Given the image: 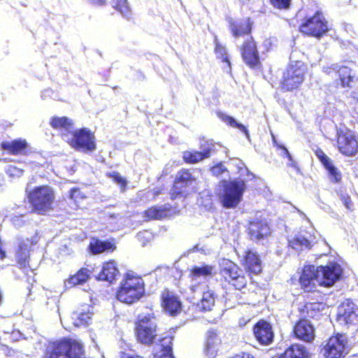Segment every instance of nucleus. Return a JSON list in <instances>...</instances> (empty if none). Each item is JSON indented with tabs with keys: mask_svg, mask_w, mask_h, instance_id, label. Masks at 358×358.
<instances>
[{
	"mask_svg": "<svg viewBox=\"0 0 358 358\" xmlns=\"http://www.w3.org/2000/svg\"><path fill=\"white\" fill-rule=\"evenodd\" d=\"M42 358H86L83 343L64 337L49 342Z\"/></svg>",
	"mask_w": 358,
	"mask_h": 358,
	"instance_id": "f257e3e1",
	"label": "nucleus"
},
{
	"mask_svg": "<svg viewBox=\"0 0 358 358\" xmlns=\"http://www.w3.org/2000/svg\"><path fill=\"white\" fill-rule=\"evenodd\" d=\"M145 286L141 276L126 273L117 288L115 298L121 303L132 305L144 296Z\"/></svg>",
	"mask_w": 358,
	"mask_h": 358,
	"instance_id": "f03ea898",
	"label": "nucleus"
},
{
	"mask_svg": "<svg viewBox=\"0 0 358 358\" xmlns=\"http://www.w3.org/2000/svg\"><path fill=\"white\" fill-rule=\"evenodd\" d=\"M27 197L32 213L44 215L53 209L55 192L47 185L34 187L27 192Z\"/></svg>",
	"mask_w": 358,
	"mask_h": 358,
	"instance_id": "7ed1b4c3",
	"label": "nucleus"
},
{
	"mask_svg": "<svg viewBox=\"0 0 358 358\" xmlns=\"http://www.w3.org/2000/svg\"><path fill=\"white\" fill-rule=\"evenodd\" d=\"M197 178L191 169L182 168L176 174L170 190V198H186L194 192Z\"/></svg>",
	"mask_w": 358,
	"mask_h": 358,
	"instance_id": "20e7f679",
	"label": "nucleus"
},
{
	"mask_svg": "<svg viewBox=\"0 0 358 358\" xmlns=\"http://www.w3.org/2000/svg\"><path fill=\"white\" fill-rule=\"evenodd\" d=\"M155 318L153 313L144 316H138L134 326V334L137 342L146 346L152 345L157 338V329L155 324L152 322Z\"/></svg>",
	"mask_w": 358,
	"mask_h": 358,
	"instance_id": "39448f33",
	"label": "nucleus"
},
{
	"mask_svg": "<svg viewBox=\"0 0 358 358\" xmlns=\"http://www.w3.org/2000/svg\"><path fill=\"white\" fill-rule=\"evenodd\" d=\"M36 243L32 238L20 240L15 250V266L25 275L34 273L35 268L32 267L31 252Z\"/></svg>",
	"mask_w": 358,
	"mask_h": 358,
	"instance_id": "423d86ee",
	"label": "nucleus"
},
{
	"mask_svg": "<svg viewBox=\"0 0 358 358\" xmlns=\"http://www.w3.org/2000/svg\"><path fill=\"white\" fill-rule=\"evenodd\" d=\"M306 69L302 62H292L283 73L282 88L287 91L298 88L304 80Z\"/></svg>",
	"mask_w": 358,
	"mask_h": 358,
	"instance_id": "0eeeda50",
	"label": "nucleus"
},
{
	"mask_svg": "<svg viewBox=\"0 0 358 358\" xmlns=\"http://www.w3.org/2000/svg\"><path fill=\"white\" fill-rule=\"evenodd\" d=\"M71 135L72 138L68 141V144L75 150L90 152L96 150L94 134L88 128L74 130Z\"/></svg>",
	"mask_w": 358,
	"mask_h": 358,
	"instance_id": "6e6552de",
	"label": "nucleus"
},
{
	"mask_svg": "<svg viewBox=\"0 0 358 358\" xmlns=\"http://www.w3.org/2000/svg\"><path fill=\"white\" fill-rule=\"evenodd\" d=\"M328 29L327 22L320 12H317L300 26L301 32L317 38L325 34Z\"/></svg>",
	"mask_w": 358,
	"mask_h": 358,
	"instance_id": "1a4fd4ad",
	"label": "nucleus"
},
{
	"mask_svg": "<svg viewBox=\"0 0 358 358\" xmlns=\"http://www.w3.org/2000/svg\"><path fill=\"white\" fill-rule=\"evenodd\" d=\"M347 338L343 334L331 336L321 350L319 358H343L345 355Z\"/></svg>",
	"mask_w": 358,
	"mask_h": 358,
	"instance_id": "9d476101",
	"label": "nucleus"
},
{
	"mask_svg": "<svg viewBox=\"0 0 358 358\" xmlns=\"http://www.w3.org/2000/svg\"><path fill=\"white\" fill-rule=\"evenodd\" d=\"M159 302L163 311L170 316H177L182 311V303L180 296L169 288H164L161 292Z\"/></svg>",
	"mask_w": 358,
	"mask_h": 358,
	"instance_id": "9b49d317",
	"label": "nucleus"
},
{
	"mask_svg": "<svg viewBox=\"0 0 358 358\" xmlns=\"http://www.w3.org/2000/svg\"><path fill=\"white\" fill-rule=\"evenodd\" d=\"M317 285L324 287L332 286L340 278L342 269L336 263H331L326 266L315 267Z\"/></svg>",
	"mask_w": 358,
	"mask_h": 358,
	"instance_id": "f8f14e48",
	"label": "nucleus"
},
{
	"mask_svg": "<svg viewBox=\"0 0 358 358\" xmlns=\"http://www.w3.org/2000/svg\"><path fill=\"white\" fill-rule=\"evenodd\" d=\"M337 136L338 148L341 153L352 156L357 152L358 141L351 131L340 129L337 132Z\"/></svg>",
	"mask_w": 358,
	"mask_h": 358,
	"instance_id": "ddd939ff",
	"label": "nucleus"
},
{
	"mask_svg": "<svg viewBox=\"0 0 358 358\" xmlns=\"http://www.w3.org/2000/svg\"><path fill=\"white\" fill-rule=\"evenodd\" d=\"M245 190L242 180H234L225 185V208H235L241 202Z\"/></svg>",
	"mask_w": 358,
	"mask_h": 358,
	"instance_id": "4468645a",
	"label": "nucleus"
},
{
	"mask_svg": "<svg viewBox=\"0 0 358 358\" xmlns=\"http://www.w3.org/2000/svg\"><path fill=\"white\" fill-rule=\"evenodd\" d=\"M227 275L229 278V282L236 289H241L245 287L247 280L243 271L236 264L229 260L225 261V280Z\"/></svg>",
	"mask_w": 358,
	"mask_h": 358,
	"instance_id": "2eb2a0df",
	"label": "nucleus"
},
{
	"mask_svg": "<svg viewBox=\"0 0 358 358\" xmlns=\"http://www.w3.org/2000/svg\"><path fill=\"white\" fill-rule=\"evenodd\" d=\"M1 150L12 155H28L30 151V145L24 138H17L10 141H3L0 144Z\"/></svg>",
	"mask_w": 358,
	"mask_h": 358,
	"instance_id": "dca6fc26",
	"label": "nucleus"
},
{
	"mask_svg": "<svg viewBox=\"0 0 358 358\" xmlns=\"http://www.w3.org/2000/svg\"><path fill=\"white\" fill-rule=\"evenodd\" d=\"M248 230L251 239L254 241H260L267 238L271 233L267 222L259 218L250 222Z\"/></svg>",
	"mask_w": 358,
	"mask_h": 358,
	"instance_id": "f3484780",
	"label": "nucleus"
},
{
	"mask_svg": "<svg viewBox=\"0 0 358 358\" xmlns=\"http://www.w3.org/2000/svg\"><path fill=\"white\" fill-rule=\"evenodd\" d=\"M295 336L307 343L312 342L315 337V329L308 320H299L294 327Z\"/></svg>",
	"mask_w": 358,
	"mask_h": 358,
	"instance_id": "a211bd4d",
	"label": "nucleus"
},
{
	"mask_svg": "<svg viewBox=\"0 0 358 358\" xmlns=\"http://www.w3.org/2000/svg\"><path fill=\"white\" fill-rule=\"evenodd\" d=\"M242 56L250 67H257L259 64L256 45L252 37H248L242 48Z\"/></svg>",
	"mask_w": 358,
	"mask_h": 358,
	"instance_id": "6ab92c4d",
	"label": "nucleus"
},
{
	"mask_svg": "<svg viewBox=\"0 0 358 358\" xmlns=\"http://www.w3.org/2000/svg\"><path fill=\"white\" fill-rule=\"evenodd\" d=\"M254 334L262 345L271 344L273 339V332L271 324L265 321H259L254 327Z\"/></svg>",
	"mask_w": 358,
	"mask_h": 358,
	"instance_id": "aec40b11",
	"label": "nucleus"
},
{
	"mask_svg": "<svg viewBox=\"0 0 358 358\" xmlns=\"http://www.w3.org/2000/svg\"><path fill=\"white\" fill-rule=\"evenodd\" d=\"M171 206H152L143 212V217L145 220H160L170 216L172 213Z\"/></svg>",
	"mask_w": 358,
	"mask_h": 358,
	"instance_id": "412c9836",
	"label": "nucleus"
},
{
	"mask_svg": "<svg viewBox=\"0 0 358 358\" xmlns=\"http://www.w3.org/2000/svg\"><path fill=\"white\" fill-rule=\"evenodd\" d=\"M338 320L341 324H350L357 320L355 306L352 302L343 303L338 310Z\"/></svg>",
	"mask_w": 358,
	"mask_h": 358,
	"instance_id": "4be33fe9",
	"label": "nucleus"
},
{
	"mask_svg": "<svg viewBox=\"0 0 358 358\" xmlns=\"http://www.w3.org/2000/svg\"><path fill=\"white\" fill-rule=\"evenodd\" d=\"M119 275V270L114 259H110L102 264L101 270L98 273V280L106 281L112 283Z\"/></svg>",
	"mask_w": 358,
	"mask_h": 358,
	"instance_id": "5701e85b",
	"label": "nucleus"
},
{
	"mask_svg": "<svg viewBox=\"0 0 358 358\" xmlns=\"http://www.w3.org/2000/svg\"><path fill=\"white\" fill-rule=\"evenodd\" d=\"M243 265L245 269L254 274H259L262 271V262L259 255L252 250H248L243 256Z\"/></svg>",
	"mask_w": 358,
	"mask_h": 358,
	"instance_id": "b1692460",
	"label": "nucleus"
},
{
	"mask_svg": "<svg viewBox=\"0 0 358 358\" xmlns=\"http://www.w3.org/2000/svg\"><path fill=\"white\" fill-rule=\"evenodd\" d=\"M173 336L166 335L158 341L159 349L153 352V358H175L173 353Z\"/></svg>",
	"mask_w": 358,
	"mask_h": 358,
	"instance_id": "393cba45",
	"label": "nucleus"
},
{
	"mask_svg": "<svg viewBox=\"0 0 358 358\" xmlns=\"http://www.w3.org/2000/svg\"><path fill=\"white\" fill-rule=\"evenodd\" d=\"M116 249V245L111 241H101L93 238L88 245V251L93 255L103 252H113Z\"/></svg>",
	"mask_w": 358,
	"mask_h": 358,
	"instance_id": "a878e982",
	"label": "nucleus"
},
{
	"mask_svg": "<svg viewBox=\"0 0 358 358\" xmlns=\"http://www.w3.org/2000/svg\"><path fill=\"white\" fill-rule=\"evenodd\" d=\"M315 266H306L300 277V284L308 292L311 291L317 285Z\"/></svg>",
	"mask_w": 358,
	"mask_h": 358,
	"instance_id": "bb28decb",
	"label": "nucleus"
},
{
	"mask_svg": "<svg viewBox=\"0 0 358 358\" xmlns=\"http://www.w3.org/2000/svg\"><path fill=\"white\" fill-rule=\"evenodd\" d=\"M212 148L208 146L203 148L201 151L186 150L182 152V161L187 164H197L210 155Z\"/></svg>",
	"mask_w": 358,
	"mask_h": 358,
	"instance_id": "cd10ccee",
	"label": "nucleus"
},
{
	"mask_svg": "<svg viewBox=\"0 0 358 358\" xmlns=\"http://www.w3.org/2000/svg\"><path fill=\"white\" fill-rule=\"evenodd\" d=\"M272 358H309V355L303 345L294 344L288 348L284 353Z\"/></svg>",
	"mask_w": 358,
	"mask_h": 358,
	"instance_id": "c85d7f7f",
	"label": "nucleus"
},
{
	"mask_svg": "<svg viewBox=\"0 0 358 358\" xmlns=\"http://www.w3.org/2000/svg\"><path fill=\"white\" fill-rule=\"evenodd\" d=\"M91 273L87 268L82 267L76 273L69 275L67 282L72 287L83 285L89 280Z\"/></svg>",
	"mask_w": 358,
	"mask_h": 358,
	"instance_id": "c756f323",
	"label": "nucleus"
},
{
	"mask_svg": "<svg viewBox=\"0 0 358 358\" xmlns=\"http://www.w3.org/2000/svg\"><path fill=\"white\" fill-rule=\"evenodd\" d=\"M331 71L338 75L342 86H349L352 78L351 76L350 69L348 67L334 64L331 67H327L325 69V72L328 74H331Z\"/></svg>",
	"mask_w": 358,
	"mask_h": 358,
	"instance_id": "7c9ffc66",
	"label": "nucleus"
},
{
	"mask_svg": "<svg viewBox=\"0 0 358 358\" xmlns=\"http://www.w3.org/2000/svg\"><path fill=\"white\" fill-rule=\"evenodd\" d=\"M316 155L323 164L326 169L329 171V175L335 182H338L341 179V174L338 169L334 166L330 159L322 150H317Z\"/></svg>",
	"mask_w": 358,
	"mask_h": 358,
	"instance_id": "2f4dec72",
	"label": "nucleus"
},
{
	"mask_svg": "<svg viewBox=\"0 0 358 358\" xmlns=\"http://www.w3.org/2000/svg\"><path fill=\"white\" fill-rule=\"evenodd\" d=\"M49 123L51 127L56 130L69 131L73 127V120L66 116H53L50 119Z\"/></svg>",
	"mask_w": 358,
	"mask_h": 358,
	"instance_id": "473e14b6",
	"label": "nucleus"
},
{
	"mask_svg": "<svg viewBox=\"0 0 358 358\" xmlns=\"http://www.w3.org/2000/svg\"><path fill=\"white\" fill-rule=\"evenodd\" d=\"M214 305V294L212 292L207 290L203 292L201 300L196 304V308L201 312H207L210 311Z\"/></svg>",
	"mask_w": 358,
	"mask_h": 358,
	"instance_id": "72a5a7b5",
	"label": "nucleus"
},
{
	"mask_svg": "<svg viewBox=\"0 0 358 358\" xmlns=\"http://www.w3.org/2000/svg\"><path fill=\"white\" fill-rule=\"evenodd\" d=\"M221 344V339L218 338L215 330H209L206 338V351L208 354H213L215 347Z\"/></svg>",
	"mask_w": 358,
	"mask_h": 358,
	"instance_id": "f704fd0d",
	"label": "nucleus"
},
{
	"mask_svg": "<svg viewBox=\"0 0 358 358\" xmlns=\"http://www.w3.org/2000/svg\"><path fill=\"white\" fill-rule=\"evenodd\" d=\"M213 268L209 265L202 266H192L189 271V277L196 279L199 277L210 276L212 274Z\"/></svg>",
	"mask_w": 358,
	"mask_h": 358,
	"instance_id": "c9c22d12",
	"label": "nucleus"
},
{
	"mask_svg": "<svg viewBox=\"0 0 358 358\" xmlns=\"http://www.w3.org/2000/svg\"><path fill=\"white\" fill-rule=\"evenodd\" d=\"M231 30L235 37H240L247 35L250 31V27L248 22H235L231 24Z\"/></svg>",
	"mask_w": 358,
	"mask_h": 358,
	"instance_id": "e433bc0d",
	"label": "nucleus"
},
{
	"mask_svg": "<svg viewBox=\"0 0 358 358\" xmlns=\"http://www.w3.org/2000/svg\"><path fill=\"white\" fill-rule=\"evenodd\" d=\"M113 7L124 17L129 18L131 8L129 6L127 0H113Z\"/></svg>",
	"mask_w": 358,
	"mask_h": 358,
	"instance_id": "4c0bfd02",
	"label": "nucleus"
},
{
	"mask_svg": "<svg viewBox=\"0 0 358 358\" xmlns=\"http://www.w3.org/2000/svg\"><path fill=\"white\" fill-rule=\"evenodd\" d=\"M289 246L296 250H302L304 248L310 247V242L302 236H296V238L289 241Z\"/></svg>",
	"mask_w": 358,
	"mask_h": 358,
	"instance_id": "58836bf2",
	"label": "nucleus"
},
{
	"mask_svg": "<svg viewBox=\"0 0 358 358\" xmlns=\"http://www.w3.org/2000/svg\"><path fill=\"white\" fill-rule=\"evenodd\" d=\"M92 317V313L82 312L76 315L74 318L73 324L77 327H85L87 326Z\"/></svg>",
	"mask_w": 358,
	"mask_h": 358,
	"instance_id": "ea45409f",
	"label": "nucleus"
},
{
	"mask_svg": "<svg viewBox=\"0 0 358 358\" xmlns=\"http://www.w3.org/2000/svg\"><path fill=\"white\" fill-rule=\"evenodd\" d=\"M106 176L110 178L115 183L117 184L122 191H124L127 188V181L122 177L120 173L117 171L108 172Z\"/></svg>",
	"mask_w": 358,
	"mask_h": 358,
	"instance_id": "a19ab883",
	"label": "nucleus"
},
{
	"mask_svg": "<svg viewBox=\"0 0 358 358\" xmlns=\"http://www.w3.org/2000/svg\"><path fill=\"white\" fill-rule=\"evenodd\" d=\"M225 123L231 127L236 128L243 132L248 140H250V134L248 130L242 124L239 123L236 119L230 116L225 115Z\"/></svg>",
	"mask_w": 358,
	"mask_h": 358,
	"instance_id": "79ce46f5",
	"label": "nucleus"
},
{
	"mask_svg": "<svg viewBox=\"0 0 358 358\" xmlns=\"http://www.w3.org/2000/svg\"><path fill=\"white\" fill-rule=\"evenodd\" d=\"M69 197L74 201L76 203L86 198V196L81 192L78 187L71 188L69 191Z\"/></svg>",
	"mask_w": 358,
	"mask_h": 358,
	"instance_id": "37998d69",
	"label": "nucleus"
},
{
	"mask_svg": "<svg viewBox=\"0 0 358 358\" xmlns=\"http://www.w3.org/2000/svg\"><path fill=\"white\" fill-rule=\"evenodd\" d=\"M271 4L275 8L285 10L289 8L292 0H269Z\"/></svg>",
	"mask_w": 358,
	"mask_h": 358,
	"instance_id": "c03bdc74",
	"label": "nucleus"
},
{
	"mask_svg": "<svg viewBox=\"0 0 358 358\" xmlns=\"http://www.w3.org/2000/svg\"><path fill=\"white\" fill-rule=\"evenodd\" d=\"M212 175L215 177L221 176L224 172V166L222 162L213 166L210 169Z\"/></svg>",
	"mask_w": 358,
	"mask_h": 358,
	"instance_id": "a18cd8bd",
	"label": "nucleus"
},
{
	"mask_svg": "<svg viewBox=\"0 0 358 358\" xmlns=\"http://www.w3.org/2000/svg\"><path fill=\"white\" fill-rule=\"evenodd\" d=\"M120 358H143V357L138 355H131V354L123 352L120 355Z\"/></svg>",
	"mask_w": 358,
	"mask_h": 358,
	"instance_id": "49530a36",
	"label": "nucleus"
},
{
	"mask_svg": "<svg viewBox=\"0 0 358 358\" xmlns=\"http://www.w3.org/2000/svg\"><path fill=\"white\" fill-rule=\"evenodd\" d=\"M344 203H345V207L349 209V210H352V208H353V202L352 201V200L350 199V197H346L344 200Z\"/></svg>",
	"mask_w": 358,
	"mask_h": 358,
	"instance_id": "de8ad7c7",
	"label": "nucleus"
},
{
	"mask_svg": "<svg viewBox=\"0 0 358 358\" xmlns=\"http://www.w3.org/2000/svg\"><path fill=\"white\" fill-rule=\"evenodd\" d=\"M232 358H255V357L250 354L243 353L241 355H236L234 356Z\"/></svg>",
	"mask_w": 358,
	"mask_h": 358,
	"instance_id": "09e8293b",
	"label": "nucleus"
},
{
	"mask_svg": "<svg viewBox=\"0 0 358 358\" xmlns=\"http://www.w3.org/2000/svg\"><path fill=\"white\" fill-rule=\"evenodd\" d=\"M93 3L97 6H104L106 3V0H92Z\"/></svg>",
	"mask_w": 358,
	"mask_h": 358,
	"instance_id": "8fccbe9b",
	"label": "nucleus"
},
{
	"mask_svg": "<svg viewBox=\"0 0 358 358\" xmlns=\"http://www.w3.org/2000/svg\"><path fill=\"white\" fill-rule=\"evenodd\" d=\"M282 149H283V150L285 151V155L287 157V158L292 161V156L289 153L288 150L283 146H280Z\"/></svg>",
	"mask_w": 358,
	"mask_h": 358,
	"instance_id": "3c124183",
	"label": "nucleus"
},
{
	"mask_svg": "<svg viewBox=\"0 0 358 358\" xmlns=\"http://www.w3.org/2000/svg\"><path fill=\"white\" fill-rule=\"evenodd\" d=\"M317 306H318V304H315H315H310V305L306 306V308H307V310H310V309L314 310L316 308H317Z\"/></svg>",
	"mask_w": 358,
	"mask_h": 358,
	"instance_id": "603ef678",
	"label": "nucleus"
},
{
	"mask_svg": "<svg viewBox=\"0 0 358 358\" xmlns=\"http://www.w3.org/2000/svg\"><path fill=\"white\" fill-rule=\"evenodd\" d=\"M217 195L219 196L220 201L224 205V194L218 192Z\"/></svg>",
	"mask_w": 358,
	"mask_h": 358,
	"instance_id": "864d4df0",
	"label": "nucleus"
},
{
	"mask_svg": "<svg viewBox=\"0 0 358 358\" xmlns=\"http://www.w3.org/2000/svg\"><path fill=\"white\" fill-rule=\"evenodd\" d=\"M235 161L237 162V166H238V169H242L243 163L238 159H236Z\"/></svg>",
	"mask_w": 358,
	"mask_h": 358,
	"instance_id": "5fc2aeb1",
	"label": "nucleus"
},
{
	"mask_svg": "<svg viewBox=\"0 0 358 358\" xmlns=\"http://www.w3.org/2000/svg\"><path fill=\"white\" fill-rule=\"evenodd\" d=\"M273 141L274 142H275V138H274V136H273Z\"/></svg>",
	"mask_w": 358,
	"mask_h": 358,
	"instance_id": "6e6d98bb",
	"label": "nucleus"
},
{
	"mask_svg": "<svg viewBox=\"0 0 358 358\" xmlns=\"http://www.w3.org/2000/svg\"><path fill=\"white\" fill-rule=\"evenodd\" d=\"M309 316H310V317H314V315H311V314H310V315H309Z\"/></svg>",
	"mask_w": 358,
	"mask_h": 358,
	"instance_id": "4d7b16f0",
	"label": "nucleus"
},
{
	"mask_svg": "<svg viewBox=\"0 0 358 358\" xmlns=\"http://www.w3.org/2000/svg\"><path fill=\"white\" fill-rule=\"evenodd\" d=\"M353 358H358V356H355V357H354Z\"/></svg>",
	"mask_w": 358,
	"mask_h": 358,
	"instance_id": "13d9d810",
	"label": "nucleus"
}]
</instances>
